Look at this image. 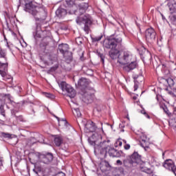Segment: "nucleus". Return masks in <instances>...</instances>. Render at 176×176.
<instances>
[{"label": "nucleus", "mask_w": 176, "mask_h": 176, "mask_svg": "<svg viewBox=\"0 0 176 176\" xmlns=\"http://www.w3.org/2000/svg\"><path fill=\"white\" fill-rule=\"evenodd\" d=\"M65 5L69 8V13L70 14H76L78 16L76 19V24L82 25L84 24L83 30L86 34L90 32V27L93 24V18L90 14H83L87 9H89V3H82L76 7L75 0H65Z\"/></svg>", "instance_id": "f257e3e1"}, {"label": "nucleus", "mask_w": 176, "mask_h": 176, "mask_svg": "<svg viewBox=\"0 0 176 176\" xmlns=\"http://www.w3.org/2000/svg\"><path fill=\"white\" fill-rule=\"evenodd\" d=\"M122 38H114L113 36H110L105 38L103 41V47L104 49H111L109 52V56L112 60H119L120 51L124 50L126 47L122 43Z\"/></svg>", "instance_id": "f03ea898"}, {"label": "nucleus", "mask_w": 176, "mask_h": 176, "mask_svg": "<svg viewBox=\"0 0 176 176\" xmlns=\"http://www.w3.org/2000/svg\"><path fill=\"white\" fill-rule=\"evenodd\" d=\"M98 140H101V135L94 133L88 139V142L91 145H94V152L98 154L100 159H105L107 157V151L109 149V145H111V141L109 140H104L100 142V144H97Z\"/></svg>", "instance_id": "7ed1b4c3"}, {"label": "nucleus", "mask_w": 176, "mask_h": 176, "mask_svg": "<svg viewBox=\"0 0 176 176\" xmlns=\"http://www.w3.org/2000/svg\"><path fill=\"white\" fill-rule=\"evenodd\" d=\"M118 63L121 65H124L122 67V71L125 74H129L131 71H133V69H135V68H138V63L137 60H134V56L129 51H124L120 54Z\"/></svg>", "instance_id": "20e7f679"}, {"label": "nucleus", "mask_w": 176, "mask_h": 176, "mask_svg": "<svg viewBox=\"0 0 176 176\" xmlns=\"http://www.w3.org/2000/svg\"><path fill=\"white\" fill-rule=\"evenodd\" d=\"M36 9H38V7H36V6L34 8L29 11V13L34 16L36 25H37V30H41V26L43 27V25H45V24L46 23L47 12H46L43 10L38 12Z\"/></svg>", "instance_id": "39448f33"}, {"label": "nucleus", "mask_w": 176, "mask_h": 176, "mask_svg": "<svg viewBox=\"0 0 176 176\" xmlns=\"http://www.w3.org/2000/svg\"><path fill=\"white\" fill-rule=\"evenodd\" d=\"M58 50L63 54L65 61L69 64L72 61V52H69V46L68 44H60Z\"/></svg>", "instance_id": "423d86ee"}, {"label": "nucleus", "mask_w": 176, "mask_h": 176, "mask_svg": "<svg viewBox=\"0 0 176 176\" xmlns=\"http://www.w3.org/2000/svg\"><path fill=\"white\" fill-rule=\"evenodd\" d=\"M168 6L170 12L169 16L170 24L176 27V0H168Z\"/></svg>", "instance_id": "0eeeda50"}, {"label": "nucleus", "mask_w": 176, "mask_h": 176, "mask_svg": "<svg viewBox=\"0 0 176 176\" xmlns=\"http://www.w3.org/2000/svg\"><path fill=\"white\" fill-rule=\"evenodd\" d=\"M58 85L63 91H66L67 96L70 97V98H74L76 96V91L75 89L67 82L62 81L58 82Z\"/></svg>", "instance_id": "6e6552de"}, {"label": "nucleus", "mask_w": 176, "mask_h": 176, "mask_svg": "<svg viewBox=\"0 0 176 176\" xmlns=\"http://www.w3.org/2000/svg\"><path fill=\"white\" fill-rule=\"evenodd\" d=\"M145 38L148 43H155L156 42V32L153 28H150L145 31Z\"/></svg>", "instance_id": "1a4fd4ad"}, {"label": "nucleus", "mask_w": 176, "mask_h": 176, "mask_svg": "<svg viewBox=\"0 0 176 176\" xmlns=\"http://www.w3.org/2000/svg\"><path fill=\"white\" fill-rule=\"evenodd\" d=\"M43 39L40 43L41 47H46V46L49 45V43L52 41V38H50V31H44L42 32Z\"/></svg>", "instance_id": "9d476101"}, {"label": "nucleus", "mask_w": 176, "mask_h": 176, "mask_svg": "<svg viewBox=\"0 0 176 176\" xmlns=\"http://www.w3.org/2000/svg\"><path fill=\"white\" fill-rule=\"evenodd\" d=\"M67 12H69V8L67 7L65 1L63 4L60 5V7L56 10V14L59 19L65 17L67 16Z\"/></svg>", "instance_id": "9b49d317"}, {"label": "nucleus", "mask_w": 176, "mask_h": 176, "mask_svg": "<svg viewBox=\"0 0 176 176\" xmlns=\"http://www.w3.org/2000/svg\"><path fill=\"white\" fill-rule=\"evenodd\" d=\"M19 5L25 6V10L28 12L36 6L34 0H19Z\"/></svg>", "instance_id": "f8f14e48"}, {"label": "nucleus", "mask_w": 176, "mask_h": 176, "mask_svg": "<svg viewBox=\"0 0 176 176\" xmlns=\"http://www.w3.org/2000/svg\"><path fill=\"white\" fill-rule=\"evenodd\" d=\"M132 78L134 80V91L138 90V83L142 82L144 80V76H142V73L141 71H139L138 74L134 73L132 76Z\"/></svg>", "instance_id": "ddd939ff"}, {"label": "nucleus", "mask_w": 176, "mask_h": 176, "mask_svg": "<svg viewBox=\"0 0 176 176\" xmlns=\"http://www.w3.org/2000/svg\"><path fill=\"white\" fill-rule=\"evenodd\" d=\"M163 166L166 168V170H169V171H172L173 174L176 176V166L171 160H166L163 164Z\"/></svg>", "instance_id": "4468645a"}, {"label": "nucleus", "mask_w": 176, "mask_h": 176, "mask_svg": "<svg viewBox=\"0 0 176 176\" xmlns=\"http://www.w3.org/2000/svg\"><path fill=\"white\" fill-rule=\"evenodd\" d=\"M39 157L42 163H44V164H49L53 162V154L52 153L41 154L40 155Z\"/></svg>", "instance_id": "2eb2a0df"}, {"label": "nucleus", "mask_w": 176, "mask_h": 176, "mask_svg": "<svg viewBox=\"0 0 176 176\" xmlns=\"http://www.w3.org/2000/svg\"><path fill=\"white\" fill-rule=\"evenodd\" d=\"M96 129H97V127L93 121H87L85 125V133H94Z\"/></svg>", "instance_id": "dca6fc26"}, {"label": "nucleus", "mask_w": 176, "mask_h": 176, "mask_svg": "<svg viewBox=\"0 0 176 176\" xmlns=\"http://www.w3.org/2000/svg\"><path fill=\"white\" fill-rule=\"evenodd\" d=\"M108 153L111 157H120L122 155H123V151H118L115 148H112L109 146L108 148Z\"/></svg>", "instance_id": "f3484780"}, {"label": "nucleus", "mask_w": 176, "mask_h": 176, "mask_svg": "<svg viewBox=\"0 0 176 176\" xmlns=\"http://www.w3.org/2000/svg\"><path fill=\"white\" fill-rule=\"evenodd\" d=\"M140 144V146L144 148V151H146V149L149 148V138L146 137V135H142Z\"/></svg>", "instance_id": "a211bd4d"}, {"label": "nucleus", "mask_w": 176, "mask_h": 176, "mask_svg": "<svg viewBox=\"0 0 176 176\" xmlns=\"http://www.w3.org/2000/svg\"><path fill=\"white\" fill-rule=\"evenodd\" d=\"M5 63H2L0 61V75H1L2 78H6V72H8V67L9 63L8 61H4Z\"/></svg>", "instance_id": "6ab92c4d"}, {"label": "nucleus", "mask_w": 176, "mask_h": 176, "mask_svg": "<svg viewBox=\"0 0 176 176\" xmlns=\"http://www.w3.org/2000/svg\"><path fill=\"white\" fill-rule=\"evenodd\" d=\"M131 160L135 164V166L140 164L142 160H141V155L138 154V152H134L130 157Z\"/></svg>", "instance_id": "aec40b11"}, {"label": "nucleus", "mask_w": 176, "mask_h": 176, "mask_svg": "<svg viewBox=\"0 0 176 176\" xmlns=\"http://www.w3.org/2000/svg\"><path fill=\"white\" fill-rule=\"evenodd\" d=\"M43 28H46V26H41V28L38 29L37 25H36V34L34 35V38L36 40H38L40 38H43V35H42V32L45 31H49V30H44Z\"/></svg>", "instance_id": "412c9836"}, {"label": "nucleus", "mask_w": 176, "mask_h": 176, "mask_svg": "<svg viewBox=\"0 0 176 176\" xmlns=\"http://www.w3.org/2000/svg\"><path fill=\"white\" fill-rule=\"evenodd\" d=\"M0 98L3 99L4 104H13L10 94H0Z\"/></svg>", "instance_id": "4be33fe9"}, {"label": "nucleus", "mask_w": 176, "mask_h": 176, "mask_svg": "<svg viewBox=\"0 0 176 176\" xmlns=\"http://www.w3.org/2000/svg\"><path fill=\"white\" fill-rule=\"evenodd\" d=\"M123 164L127 170L133 168V167L135 166V164L131 160L129 157L123 161Z\"/></svg>", "instance_id": "5701e85b"}, {"label": "nucleus", "mask_w": 176, "mask_h": 176, "mask_svg": "<svg viewBox=\"0 0 176 176\" xmlns=\"http://www.w3.org/2000/svg\"><path fill=\"white\" fill-rule=\"evenodd\" d=\"M89 84L90 82L89 81V80L85 78H81L78 82V86L80 87H82V89H86V87H88Z\"/></svg>", "instance_id": "b1692460"}, {"label": "nucleus", "mask_w": 176, "mask_h": 176, "mask_svg": "<svg viewBox=\"0 0 176 176\" xmlns=\"http://www.w3.org/2000/svg\"><path fill=\"white\" fill-rule=\"evenodd\" d=\"M5 102H3V98H0V113L5 118L6 116V114H5Z\"/></svg>", "instance_id": "393cba45"}, {"label": "nucleus", "mask_w": 176, "mask_h": 176, "mask_svg": "<svg viewBox=\"0 0 176 176\" xmlns=\"http://www.w3.org/2000/svg\"><path fill=\"white\" fill-rule=\"evenodd\" d=\"M0 58L3 61H8V53L5 50H0Z\"/></svg>", "instance_id": "a878e982"}, {"label": "nucleus", "mask_w": 176, "mask_h": 176, "mask_svg": "<svg viewBox=\"0 0 176 176\" xmlns=\"http://www.w3.org/2000/svg\"><path fill=\"white\" fill-rule=\"evenodd\" d=\"M91 94H89V92H86L83 94L82 100L85 102H90V101H91Z\"/></svg>", "instance_id": "bb28decb"}, {"label": "nucleus", "mask_w": 176, "mask_h": 176, "mask_svg": "<svg viewBox=\"0 0 176 176\" xmlns=\"http://www.w3.org/2000/svg\"><path fill=\"white\" fill-rule=\"evenodd\" d=\"M54 142L56 146H60V145L63 144V138L60 136H56L54 138Z\"/></svg>", "instance_id": "cd10ccee"}, {"label": "nucleus", "mask_w": 176, "mask_h": 176, "mask_svg": "<svg viewBox=\"0 0 176 176\" xmlns=\"http://www.w3.org/2000/svg\"><path fill=\"white\" fill-rule=\"evenodd\" d=\"M0 138H12V134L0 131Z\"/></svg>", "instance_id": "c85d7f7f"}, {"label": "nucleus", "mask_w": 176, "mask_h": 176, "mask_svg": "<svg viewBox=\"0 0 176 176\" xmlns=\"http://www.w3.org/2000/svg\"><path fill=\"white\" fill-rule=\"evenodd\" d=\"M73 114L77 118H80V116H82V113H80V110H79L78 108L74 109Z\"/></svg>", "instance_id": "c756f323"}, {"label": "nucleus", "mask_w": 176, "mask_h": 176, "mask_svg": "<svg viewBox=\"0 0 176 176\" xmlns=\"http://www.w3.org/2000/svg\"><path fill=\"white\" fill-rule=\"evenodd\" d=\"M169 87H173L174 86V80H173V78H169L168 79L166 80Z\"/></svg>", "instance_id": "7c9ffc66"}, {"label": "nucleus", "mask_w": 176, "mask_h": 176, "mask_svg": "<svg viewBox=\"0 0 176 176\" xmlns=\"http://www.w3.org/2000/svg\"><path fill=\"white\" fill-rule=\"evenodd\" d=\"M160 108H161V109H162L164 111V112L166 115H168V109L167 108V106H166V104H161Z\"/></svg>", "instance_id": "2f4dec72"}, {"label": "nucleus", "mask_w": 176, "mask_h": 176, "mask_svg": "<svg viewBox=\"0 0 176 176\" xmlns=\"http://www.w3.org/2000/svg\"><path fill=\"white\" fill-rule=\"evenodd\" d=\"M169 126L170 127H173V129L176 128V121H175V119H171L169 121Z\"/></svg>", "instance_id": "473e14b6"}, {"label": "nucleus", "mask_w": 176, "mask_h": 176, "mask_svg": "<svg viewBox=\"0 0 176 176\" xmlns=\"http://www.w3.org/2000/svg\"><path fill=\"white\" fill-rule=\"evenodd\" d=\"M100 39H102V35H100L98 36H95V37H91L92 42H99V41Z\"/></svg>", "instance_id": "72a5a7b5"}, {"label": "nucleus", "mask_w": 176, "mask_h": 176, "mask_svg": "<svg viewBox=\"0 0 176 176\" xmlns=\"http://www.w3.org/2000/svg\"><path fill=\"white\" fill-rule=\"evenodd\" d=\"M76 43H77V45H82V43H83V38L80 37L76 38Z\"/></svg>", "instance_id": "f704fd0d"}, {"label": "nucleus", "mask_w": 176, "mask_h": 176, "mask_svg": "<svg viewBox=\"0 0 176 176\" xmlns=\"http://www.w3.org/2000/svg\"><path fill=\"white\" fill-rule=\"evenodd\" d=\"M57 68H58V65H55L54 67H51L50 69L48 70V72L50 74V72H54L57 69Z\"/></svg>", "instance_id": "c9c22d12"}, {"label": "nucleus", "mask_w": 176, "mask_h": 176, "mask_svg": "<svg viewBox=\"0 0 176 176\" xmlns=\"http://www.w3.org/2000/svg\"><path fill=\"white\" fill-rule=\"evenodd\" d=\"M98 57H100L101 61H102V63H104V58H105V56H104V54H101L100 52H98Z\"/></svg>", "instance_id": "e433bc0d"}, {"label": "nucleus", "mask_w": 176, "mask_h": 176, "mask_svg": "<svg viewBox=\"0 0 176 176\" xmlns=\"http://www.w3.org/2000/svg\"><path fill=\"white\" fill-rule=\"evenodd\" d=\"M16 120H19V122H25L23 116H16Z\"/></svg>", "instance_id": "4c0bfd02"}, {"label": "nucleus", "mask_w": 176, "mask_h": 176, "mask_svg": "<svg viewBox=\"0 0 176 176\" xmlns=\"http://www.w3.org/2000/svg\"><path fill=\"white\" fill-rule=\"evenodd\" d=\"M141 113H142V115H144V116H146V118H147V119H151V116H149L147 113L146 111H145V110H142Z\"/></svg>", "instance_id": "58836bf2"}, {"label": "nucleus", "mask_w": 176, "mask_h": 176, "mask_svg": "<svg viewBox=\"0 0 176 176\" xmlns=\"http://www.w3.org/2000/svg\"><path fill=\"white\" fill-rule=\"evenodd\" d=\"M45 97H47V98H53V97H54V95L50 93H45Z\"/></svg>", "instance_id": "ea45409f"}, {"label": "nucleus", "mask_w": 176, "mask_h": 176, "mask_svg": "<svg viewBox=\"0 0 176 176\" xmlns=\"http://www.w3.org/2000/svg\"><path fill=\"white\" fill-rule=\"evenodd\" d=\"M172 90L173 91H170V94H171V96H173V97H175V93H176V89H175V88H172Z\"/></svg>", "instance_id": "a19ab883"}, {"label": "nucleus", "mask_w": 176, "mask_h": 176, "mask_svg": "<svg viewBox=\"0 0 176 176\" xmlns=\"http://www.w3.org/2000/svg\"><path fill=\"white\" fill-rule=\"evenodd\" d=\"M143 171L147 174H151L152 173V170L150 168H146Z\"/></svg>", "instance_id": "79ce46f5"}, {"label": "nucleus", "mask_w": 176, "mask_h": 176, "mask_svg": "<svg viewBox=\"0 0 176 176\" xmlns=\"http://www.w3.org/2000/svg\"><path fill=\"white\" fill-rule=\"evenodd\" d=\"M118 170L120 171V174H124V168H123L122 167L118 168Z\"/></svg>", "instance_id": "37998d69"}, {"label": "nucleus", "mask_w": 176, "mask_h": 176, "mask_svg": "<svg viewBox=\"0 0 176 176\" xmlns=\"http://www.w3.org/2000/svg\"><path fill=\"white\" fill-rule=\"evenodd\" d=\"M124 149H126V151H129V149H130V144H125L124 146Z\"/></svg>", "instance_id": "c03bdc74"}, {"label": "nucleus", "mask_w": 176, "mask_h": 176, "mask_svg": "<svg viewBox=\"0 0 176 176\" xmlns=\"http://www.w3.org/2000/svg\"><path fill=\"white\" fill-rule=\"evenodd\" d=\"M122 164H123V162H122V161L120 160H118L116 161V165L117 166H122Z\"/></svg>", "instance_id": "a18cd8bd"}, {"label": "nucleus", "mask_w": 176, "mask_h": 176, "mask_svg": "<svg viewBox=\"0 0 176 176\" xmlns=\"http://www.w3.org/2000/svg\"><path fill=\"white\" fill-rule=\"evenodd\" d=\"M56 176H65V173H63V172H59L56 174Z\"/></svg>", "instance_id": "49530a36"}, {"label": "nucleus", "mask_w": 176, "mask_h": 176, "mask_svg": "<svg viewBox=\"0 0 176 176\" xmlns=\"http://www.w3.org/2000/svg\"><path fill=\"white\" fill-rule=\"evenodd\" d=\"M116 144L118 145V146H122V141L118 140L116 142Z\"/></svg>", "instance_id": "de8ad7c7"}, {"label": "nucleus", "mask_w": 176, "mask_h": 176, "mask_svg": "<svg viewBox=\"0 0 176 176\" xmlns=\"http://www.w3.org/2000/svg\"><path fill=\"white\" fill-rule=\"evenodd\" d=\"M161 16L162 17V20H166V17L164 16V15H163V14H161Z\"/></svg>", "instance_id": "09e8293b"}, {"label": "nucleus", "mask_w": 176, "mask_h": 176, "mask_svg": "<svg viewBox=\"0 0 176 176\" xmlns=\"http://www.w3.org/2000/svg\"><path fill=\"white\" fill-rule=\"evenodd\" d=\"M34 173H35V174H38V171H36L35 169H33Z\"/></svg>", "instance_id": "8fccbe9b"}, {"label": "nucleus", "mask_w": 176, "mask_h": 176, "mask_svg": "<svg viewBox=\"0 0 176 176\" xmlns=\"http://www.w3.org/2000/svg\"><path fill=\"white\" fill-rule=\"evenodd\" d=\"M57 60V58L56 57H54V60L56 61Z\"/></svg>", "instance_id": "3c124183"}, {"label": "nucleus", "mask_w": 176, "mask_h": 176, "mask_svg": "<svg viewBox=\"0 0 176 176\" xmlns=\"http://www.w3.org/2000/svg\"><path fill=\"white\" fill-rule=\"evenodd\" d=\"M33 113H35V111L34 110V109H32Z\"/></svg>", "instance_id": "603ef678"}, {"label": "nucleus", "mask_w": 176, "mask_h": 176, "mask_svg": "<svg viewBox=\"0 0 176 176\" xmlns=\"http://www.w3.org/2000/svg\"><path fill=\"white\" fill-rule=\"evenodd\" d=\"M7 46H8V47H10V46H9V44L7 43Z\"/></svg>", "instance_id": "864d4df0"}, {"label": "nucleus", "mask_w": 176, "mask_h": 176, "mask_svg": "<svg viewBox=\"0 0 176 176\" xmlns=\"http://www.w3.org/2000/svg\"><path fill=\"white\" fill-rule=\"evenodd\" d=\"M56 119H58V121L60 120V118H58V117L56 116Z\"/></svg>", "instance_id": "5fc2aeb1"}, {"label": "nucleus", "mask_w": 176, "mask_h": 176, "mask_svg": "<svg viewBox=\"0 0 176 176\" xmlns=\"http://www.w3.org/2000/svg\"><path fill=\"white\" fill-rule=\"evenodd\" d=\"M123 142H124V144H126V140H123Z\"/></svg>", "instance_id": "6e6d98bb"}, {"label": "nucleus", "mask_w": 176, "mask_h": 176, "mask_svg": "<svg viewBox=\"0 0 176 176\" xmlns=\"http://www.w3.org/2000/svg\"><path fill=\"white\" fill-rule=\"evenodd\" d=\"M1 164H2V162H1V160H0V166H1Z\"/></svg>", "instance_id": "4d7b16f0"}, {"label": "nucleus", "mask_w": 176, "mask_h": 176, "mask_svg": "<svg viewBox=\"0 0 176 176\" xmlns=\"http://www.w3.org/2000/svg\"><path fill=\"white\" fill-rule=\"evenodd\" d=\"M6 41H7L6 37H5Z\"/></svg>", "instance_id": "13d9d810"}, {"label": "nucleus", "mask_w": 176, "mask_h": 176, "mask_svg": "<svg viewBox=\"0 0 176 176\" xmlns=\"http://www.w3.org/2000/svg\"><path fill=\"white\" fill-rule=\"evenodd\" d=\"M74 3H75V0H74Z\"/></svg>", "instance_id": "bf43d9fd"}]
</instances>
